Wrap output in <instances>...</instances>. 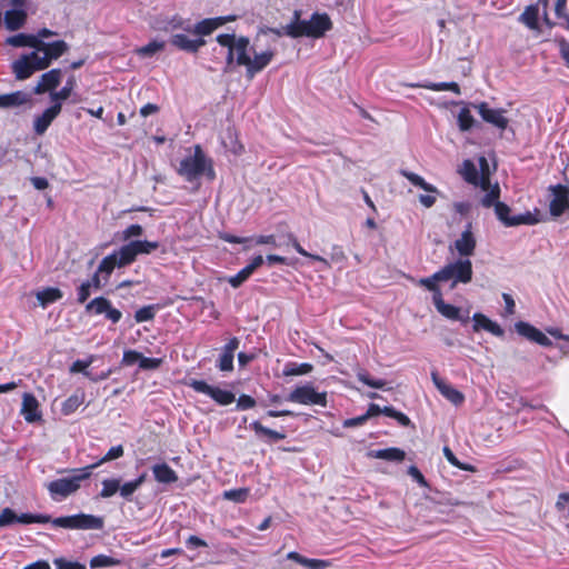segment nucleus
<instances>
[{"mask_svg": "<svg viewBox=\"0 0 569 569\" xmlns=\"http://www.w3.org/2000/svg\"><path fill=\"white\" fill-rule=\"evenodd\" d=\"M217 42L228 49L226 57L227 64L236 62L246 68V77L253 79L254 76L267 68L274 57L271 49L262 52H254L250 40L247 37H237L234 33H222L216 38Z\"/></svg>", "mask_w": 569, "mask_h": 569, "instance_id": "1", "label": "nucleus"}, {"mask_svg": "<svg viewBox=\"0 0 569 569\" xmlns=\"http://www.w3.org/2000/svg\"><path fill=\"white\" fill-rule=\"evenodd\" d=\"M178 173L188 182H193L201 176H206L209 181L216 179L212 159L206 156L199 144L194 146L192 154L180 161Z\"/></svg>", "mask_w": 569, "mask_h": 569, "instance_id": "2", "label": "nucleus"}, {"mask_svg": "<svg viewBox=\"0 0 569 569\" xmlns=\"http://www.w3.org/2000/svg\"><path fill=\"white\" fill-rule=\"evenodd\" d=\"M296 29L290 28L291 38L308 37L313 39L322 38L326 32L332 29V21L327 13L315 12L309 20L300 19V11L296 10Z\"/></svg>", "mask_w": 569, "mask_h": 569, "instance_id": "3", "label": "nucleus"}, {"mask_svg": "<svg viewBox=\"0 0 569 569\" xmlns=\"http://www.w3.org/2000/svg\"><path fill=\"white\" fill-rule=\"evenodd\" d=\"M94 466L73 469V475L71 477L60 478L49 482L47 485V489L50 497L54 501H60L74 493L81 487V482L90 478Z\"/></svg>", "mask_w": 569, "mask_h": 569, "instance_id": "4", "label": "nucleus"}, {"mask_svg": "<svg viewBox=\"0 0 569 569\" xmlns=\"http://www.w3.org/2000/svg\"><path fill=\"white\" fill-rule=\"evenodd\" d=\"M438 278L442 281L451 280V288H455L458 283H469L472 280V263L470 259L459 258L452 262L445 264L438 270Z\"/></svg>", "mask_w": 569, "mask_h": 569, "instance_id": "5", "label": "nucleus"}, {"mask_svg": "<svg viewBox=\"0 0 569 569\" xmlns=\"http://www.w3.org/2000/svg\"><path fill=\"white\" fill-rule=\"evenodd\" d=\"M52 526L71 530H101L104 520L100 516L78 513L54 518Z\"/></svg>", "mask_w": 569, "mask_h": 569, "instance_id": "6", "label": "nucleus"}, {"mask_svg": "<svg viewBox=\"0 0 569 569\" xmlns=\"http://www.w3.org/2000/svg\"><path fill=\"white\" fill-rule=\"evenodd\" d=\"M287 401L303 406L327 407V392L317 391L312 383L307 382L295 387L286 398Z\"/></svg>", "mask_w": 569, "mask_h": 569, "instance_id": "7", "label": "nucleus"}, {"mask_svg": "<svg viewBox=\"0 0 569 569\" xmlns=\"http://www.w3.org/2000/svg\"><path fill=\"white\" fill-rule=\"evenodd\" d=\"M286 237L288 239V242L295 248V250L298 253H300L301 256L307 257L313 261L320 262L321 270L329 269L331 267V263L339 264V267H343V264L347 260V257L340 246H333L331 248L330 260H328L321 256L313 254V253H310L307 250H305L293 233L289 232L286 234Z\"/></svg>", "mask_w": 569, "mask_h": 569, "instance_id": "8", "label": "nucleus"}, {"mask_svg": "<svg viewBox=\"0 0 569 569\" xmlns=\"http://www.w3.org/2000/svg\"><path fill=\"white\" fill-rule=\"evenodd\" d=\"M186 385L196 392L210 397L220 406H228L234 401V395L231 391L210 386L203 380L190 379Z\"/></svg>", "mask_w": 569, "mask_h": 569, "instance_id": "9", "label": "nucleus"}, {"mask_svg": "<svg viewBox=\"0 0 569 569\" xmlns=\"http://www.w3.org/2000/svg\"><path fill=\"white\" fill-rule=\"evenodd\" d=\"M476 247L477 239L472 230V223L468 222L460 237L450 244L449 250L451 252L456 251L460 258L469 259V257L473 256Z\"/></svg>", "mask_w": 569, "mask_h": 569, "instance_id": "10", "label": "nucleus"}, {"mask_svg": "<svg viewBox=\"0 0 569 569\" xmlns=\"http://www.w3.org/2000/svg\"><path fill=\"white\" fill-rule=\"evenodd\" d=\"M475 109H477L481 119L497 128L500 131H505L509 126V119L505 116L503 109H493L487 102H479L472 104Z\"/></svg>", "mask_w": 569, "mask_h": 569, "instance_id": "11", "label": "nucleus"}, {"mask_svg": "<svg viewBox=\"0 0 569 569\" xmlns=\"http://www.w3.org/2000/svg\"><path fill=\"white\" fill-rule=\"evenodd\" d=\"M86 311L96 316L104 315L106 319L112 323H118L122 317V312L114 308L111 301L104 297H97L89 301Z\"/></svg>", "mask_w": 569, "mask_h": 569, "instance_id": "12", "label": "nucleus"}, {"mask_svg": "<svg viewBox=\"0 0 569 569\" xmlns=\"http://www.w3.org/2000/svg\"><path fill=\"white\" fill-rule=\"evenodd\" d=\"M552 199L549 203V212L553 218L562 216L569 210V188L563 184L550 186Z\"/></svg>", "mask_w": 569, "mask_h": 569, "instance_id": "13", "label": "nucleus"}, {"mask_svg": "<svg viewBox=\"0 0 569 569\" xmlns=\"http://www.w3.org/2000/svg\"><path fill=\"white\" fill-rule=\"evenodd\" d=\"M432 302L437 311L445 318L453 321H459L462 325L467 323L470 319V310H461L459 307L445 302L442 295L432 297Z\"/></svg>", "mask_w": 569, "mask_h": 569, "instance_id": "14", "label": "nucleus"}, {"mask_svg": "<svg viewBox=\"0 0 569 569\" xmlns=\"http://www.w3.org/2000/svg\"><path fill=\"white\" fill-rule=\"evenodd\" d=\"M515 329L518 335L526 338L529 341L536 342L542 347L552 346V341L539 329L530 325L529 322L518 321L515 323Z\"/></svg>", "mask_w": 569, "mask_h": 569, "instance_id": "15", "label": "nucleus"}, {"mask_svg": "<svg viewBox=\"0 0 569 569\" xmlns=\"http://www.w3.org/2000/svg\"><path fill=\"white\" fill-rule=\"evenodd\" d=\"M60 112L61 103H53L41 114L37 116L33 120V130L36 134H44L52 121L59 116Z\"/></svg>", "mask_w": 569, "mask_h": 569, "instance_id": "16", "label": "nucleus"}, {"mask_svg": "<svg viewBox=\"0 0 569 569\" xmlns=\"http://www.w3.org/2000/svg\"><path fill=\"white\" fill-rule=\"evenodd\" d=\"M431 379L438 391L451 403L459 406L465 401V396L453 386L441 379L437 372L431 373Z\"/></svg>", "mask_w": 569, "mask_h": 569, "instance_id": "17", "label": "nucleus"}, {"mask_svg": "<svg viewBox=\"0 0 569 569\" xmlns=\"http://www.w3.org/2000/svg\"><path fill=\"white\" fill-rule=\"evenodd\" d=\"M221 27V21L216 18L203 19L191 28L190 23L186 26L182 22L173 24V28H181L187 32H193L197 36L204 37L211 34L216 29Z\"/></svg>", "mask_w": 569, "mask_h": 569, "instance_id": "18", "label": "nucleus"}, {"mask_svg": "<svg viewBox=\"0 0 569 569\" xmlns=\"http://www.w3.org/2000/svg\"><path fill=\"white\" fill-rule=\"evenodd\" d=\"M61 78V69H51L41 76L40 81L33 88V93L42 94L48 91L51 93L60 84Z\"/></svg>", "mask_w": 569, "mask_h": 569, "instance_id": "19", "label": "nucleus"}, {"mask_svg": "<svg viewBox=\"0 0 569 569\" xmlns=\"http://www.w3.org/2000/svg\"><path fill=\"white\" fill-rule=\"evenodd\" d=\"M473 331L486 330L495 337L501 338L505 335V330L495 321L489 319L486 315L476 312L472 316Z\"/></svg>", "mask_w": 569, "mask_h": 569, "instance_id": "20", "label": "nucleus"}, {"mask_svg": "<svg viewBox=\"0 0 569 569\" xmlns=\"http://www.w3.org/2000/svg\"><path fill=\"white\" fill-rule=\"evenodd\" d=\"M170 42L176 48L191 53L197 52L201 47L206 44V41L202 38L190 39L183 33L172 34Z\"/></svg>", "mask_w": 569, "mask_h": 569, "instance_id": "21", "label": "nucleus"}, {"mask_svg": "<svg viewBox=\"0 0 569 569\" xmlns=\"http://www.w3.org/2000/svg\"><path fill=\"white\" fill-rule=\"evenodd\" d=\"M39 403L36 397L31 393H23L21 415L27 422H36L41 419V413L38 410Z\"/></svg>", "mask_w": 569, "mask_h": 569, "instance_id": "22", "label": "nucleus"}, {"mask_svg": "<svg viewBox=\"0 0 569 569\" xmlns=\"http://www.w3.org/2000/svg\"><path fill=\"white\" fill-rule=\"evenodd\" d=\"M31 101V94L24 91H14L0 94V109L18 108Z\"/></svg>", "mask_w": 569, "mask_h": 569, "instance_id": "23", "label": "nucleus"}, {"mask_svg": "<svg viewBox=\"0 0 569 569\" xmlns=\"http://www.w3.org/2000/svg\"><path fill=\"white\" fill-rule=\"evenodd\" d=\"M4 26L10 31H16L22 28L27 21L26 9H11L4 12Z\"/></svg>", "mask_w": 569, "mask_h": 569, "instance_id": "24", "label": "nucleus"}, {"mask_svg": "<svg viewBox=\"0 0 569 569\" xmlns=\"http://www.w3.org/2000/svg\"><path fill=\"white\" fill-rule=\"evenodd\" d=\"M152 473L159 483L169 485L178 480L176 471L166 462L154 465L152 467Z\"/></svg>", "mask_w": 569, "mask_h": 569, "instance_id": "25", "label": "nucleus"}, {"mask_svg": "<svg viewBox=\"0 0 569 569\" xmlns=\"http://www.w3.org/2000/svg\"><path fill=\"white\" fill-rule=\"evenodd\" d=\"M6 43L16 48L30 47L39 49L41 40L34 34L18 33L7 38Z\"/></svg>", "mask_w": 569, "mask_h": 569, "instance_id": "26", "label": "nucleus"}, {"mask_svg": "<svg viewBox=\"0 0 569 569\" xmlns=\"http://www.w3.org/2000/svg\"><path fill=\"white\" fill-rule=\"evenodd\" d=\"M287 559L296 561L297 563L302 565L309 569H325L330 566L328 560L306 558L297 551L288 552Z\"/></svg>", "mask_w": 569, "mask_h": 569, "instance_id": "27", "label": "nucleus"}, {"mask_svg": "<svg viewBox=\"0 0 569 569\" xmlns=\"http://www.w3.org/2000/svg\"><path fill=\"white\" fill-rule=\"evenodd\" d=\"M249 427L251 430L254 431V433L259 438H267V441H269V442H274V441L282 440L286 438L284 432L269 429V428L262 426L259 421H252Z\"/></svg>", "mask_w": 569, "mask_h": 569, "instance_id": "28", "label": "nucleus"}, {"mask_svg": "<svg viewBox=\"0 0 569 569\" xmlns=\"http://www.w3.org/2000/svg\"><path fill=\"white\" fill-rule=\"evenodd\" d=\"M411 88H423L431 91H452L456 94H460V87L457 82H431V81H423L420 83H412L409 84Z\"/></svg>", "mask_w": 569, "mask_h": 569, "instance_id": "29", "label": "nucleus"}, {"mask_svg": "<svg viewBox=\"0 0 569 569\" xmlns=\"http://www.w3.org/2000/svg\"><path fill=\"white\" fill-rule=\"evenodd\" d=\"M12 70L18 80L28 79L36 71L26 54L12 63Z\"/></svg>", "mask_w": 569, "mask_h": 569, "instance_id": "30", "label": "nucleus"}, {"mask_svg": "<svg viewBox=\"0 0 569 569\" xmlns=\"http://www.w3.org/2000/svg\"><path fill=\"white\" fill-rule=\"evenodd\" d=\"M62 291L59 288L48 287L36 293V297L42 308L53 303L62 298Z\"/></svg>", "mask_w": 569, "mask_h": 569, "instance_id": "31", "label": "nucleus"}, {"mask_svg": "<svg viewBox=\"0 0 569 569\" xmlns=\"http://www.w3.org/2000/svg\"><path fill=\"white\" fill-rule=\"evenodd\" d=\"M38 50L46 52L49 60L51 61L61 57L68 50V46L62 40L53 41L51 43H43L41 41L40 48Z\"/></svg>", "mask_w": 569, "mask_h": 569, "instance_id": "32", "label": "nucleus"}, {"mask_svg": "<svg viewBox=\"0 0 569 569\" xmlns=\"http://www.w3.org/2000/svg\"><path fill=\"white\" fill-rule=\"evenodd\" d=\"M76 87V78L73 76L69 77L68 80L66 81V84L59 90V91H52L50 93V100L53 103H61L62 104V101L67 100L73 89Z\"/></svg>", "mask_w": 569, "mask_h": 569, "instance_id": "33", "label": "nucleus"}, {"mask_svg": "<svg viewBox=\"0 0 569 569\" xmlns=\"http://www.w3.org/2000/svg\"><path fill=\"white\" fill-rule=\"evenodd\" d=\"M370 456L387 461H402L405 459V451L399 448H386L373 450L370 452Z\"/></svg>", "mask_w": 569, "mask_h": 569, "instance_id": "34", "label": "nucleus"}, {"mask_svg": "<svg viewBox=\"0 0 569 569\" xmlns=\"http://www.w3.org/2000/svg\"><path fill=\"white\" fill-rule=\"evenodd\" d=\"M400 174L403 176L406 179H408L413 186L419 187L427 192H430V193L438 192V189L435 186H432L431 183H428L421 176H419L415 172L408 171L406 169H401Z\"/></svg>", "mask_w": 569, "mask_h": 569, "instance_id": "35", "label": "nucleus"}, {"mask_svg": "<svg viewBox=\"0 0 569 569\" xmlns=\"http://www.w3.org/2000/svg\"><path fill=\"white\" fill-rule=\"evenodd\" d=\"M113 253H117V262L118 268L128 266L134 261L137 258L136 251L131 244V241L124 246H122L118 251H114Z\"/></svg>", "mask_w": 569, "mask_h": 569, "instance_id": "36", "label": "nucleus"}, {"mask_svg": "<svg viewBox=\"0 0 569 569\" xmlns=\"http://www.w3.org/2000/svg\"><path fill=\"white\" fill-rule=\"evenodd\" d=\"M539 9L537 6H529L519 16V21L531 30L538 29Z\"/></svg>", "mask_w": 569, "mask_h": 569, "instance_id": "37", "label": "nucleus"}, {"mask_svg": "<svg viewBox=\"0 0 569 569\" xmlns=\"http://www.w3.org/2000/svg\"><path fill=\"white\" fill-rule=\"evenodd\" d=\"M117 253H110L108 254L107 257H104L98 268H97V271L102 274V277L109 281L110 279V276L112 274L114 268L118 267V262H117Z\"/></svg>", "mask_w": 569, "mask_h": 569, "instance_id": "38", "label": "nucleus"}, {"mask_svg": "<svg viewBox=\"0 0 569 569\" xmlns=\"http://www.w3.org/2000/svg\"><path fill=\"white\" fill-rule=\"evenodd\" d=\"M459 173L462 176V178L470 184L475 183L477 180H479V171L477 166L473 163V161L467 159L462 162Z\"/></svg>", "mask_w": 569, "mask_h": 569, "instance_id": "39", "label": "nucleus"}, {"mask_svg": "<svg viewBox=\"0 0 569 569\" xmlns=\"http://www.w3.org/2000/svg\"><path fill=\"white\" fill-rule=\"evenodd\" d=\"M83 393H74L67 398L61 405V412L64 416L73 413L83 402Z\"/></svg>", "mask_w": 569, "mask_h": 569, "instance_id": "40", "label": "nucleus"}, {"mask_svg": "<svg viewBox=\"0 0 569 569\" xmlns=\"http://www.w3.org/2000/svg\"><path fill=\"white\" fill-rule=\"evenodd\" d=\"M52 518L49 515L44 513H21L17 515L16 522L22 523V525H30V523H52Z\"/></svg>", "mask_w": 569, "mask_h": 569, "instance_id": "41", "label": "nucleus"}, {"mask_svg": "<svg viewBox=\"0 0 569 569\" xmlns=\"http://www.w3.org/2000/svg\"><path fill=\"white\" fill-rule=\"evenodd\" d=\"M485 191H486V194L481 198L480 204L483 208H491V207L495 208L496 203L500 202L499 201V198H500L499 184L496 182L489 190H485Z\"/></svg>", "mask_w": 569, "mask_h": 569, "instance_id": "42", "label": "nucleus"}, {"mask_svg": "<svg viewBox=\"0 0 569 569\" xmlns=\"http://www.w3.org/2000/svg\"><path fill=\"white\" fill-rule=\"evenodd\" d=\"M164 46H166V42L162 40H152L149 43H147L146 46L136 49V53L142 58L151 57L154 53H157L158 51L163 50Z\"/></svg>", "mask_w": 569, "mask_h": 569, "instance_id": "43", "label": "nucleus"}, {"mask_svg": "<svg viewBox=\"0 0 569 569\" xmlns=\"http://www.w3.org/2000/svg\"><path fill=\"white\" fill-rule=\"evenodd\" d=\"M120 563L121 561L119 559L107 555H97L92 557L90 560V567L92 569L114 567L119 566Z\"/></svg>", "mask_w": 569, "mask_h": 569, "instance_id": "44", "label": "nucleus"}, {"mask_svg": "<svg viewBox=\"0 0 569 569\" xmlns=\"http://www.w3.org/2000/svg\"><path fill=\"white\" fill-rule=\"evenodd\" d=\"M312 365L303 362V363H297V362H289L284 366L283 375L284 376H302L307 375L312 370Z\"/></svg>", "mask_w": 569, "mask_h": 569, "instance_id": "45", "label": "nucleus"}, {"mask_svg": "<svg viewBox=\"0 0 569 569\" xmlns=\"http://www.w3.org/2000/svg\"><path fill=\"white\" fill-rule=\"evenodd\" d=\"M458 127L461 131H469L475 124V118L472 117L468 107L460 109L458 117Z\"/></svg>", "mask_w": 569, "mask_h": 569, "instance_id": "46", "label": "nucleus"}, {"mask_svg": "<svg viewBox=\"0 0 569 569\" xmlns=\"http://www.w3.org/2000/svg\"><path fill=\"white\" fill-rule=\"evenodd\" d=\"M131 244H132L137 256L149 254L159 248L158 241L134 240V241H131Z\"/></svg>", "mask_w": 569, "mask_h": 569, "instance_id": "47", "label": "nucleus"}, {"mask_svg": "<svg viewBox=\"0 0 569 569\" xmlns=\"http://www.w3.org/2000/svg\"><path fill=\"white\" fill-rule=\"evenodd\" d=\"M539 221L540 220L536 216V213L526 211L525 213L512 216V221H510L509 224L512 227H517L520 224L533 226L537 224Z\"/></svg>", "mask_w": 569, "mask_h": 569, "instance_id": "48", "label": "nucleus"}, {"mask_svg": "<svg viewBox=\"0 0 569 569\" xmlns=\"http://www.w3.org/2000/svg\"><path fill=\"white\" fill-rule=\"evenodd\" d=\"M511 209L510 207L505 202H498L495 207V213L497 219L505 226V227H511L509 224L510 221H512V216H510Z\"/></svg>", "mask_w": 569, "mask_h": 569, "instance_id": "49", "label": "nucleus"}, {"mask_svg": "<svg viewBox=\"0 0 569 569\" xmlns=\"http://www.w3.org/2000/svg\"><path fill=\"white\" fill-rule=\"evenodd\" d=\"M93 362V357L90 356L88 359H78L76 360L71 367H70V372L72 373H77V372H81L83 373L86 377H88L89 379L96 381L97 378H93L91 377L90 372L88 371V367Z\"/></svg>", "mask_w": 569, "mask_h": 569, "instance_id": "50", "label": "nucleus"}, {"mask_svg": "<svg viewBox=\"0 0 569 569\" xmlns=\"http://www.w3.org/2000/svg\"><path fill=\"white\" fill-rule=\"evenodd\" d=\"M381 413L387 417L396 419L398 421V423L402 427H408L411 423V420L409 419V417L407 415H405L401 411L396 410L391 406L383 407Z\"/></svg>", "mask_w": 569, "mask_h": 569, "instance_id": "51", "label": "nucleus"}, {"mask_svg": "<svg viewBox=\"0 0 569 569\" xmlns=\"http://www.w3.org/2000/svg\"><path fill=\"white\" fill-rule=\"evenodd\" d=\"M357 379L363 385L375 389H382L386 386L385 380L371 378L369 373L363 369H359L357 371Z\"/></svg>", "mask_w": 569, "mask_h": 569, "instance_id": "52", "label": "nucleus"}, {"mask_svg": "<svg viewBox=\"0 0 569 569\" xmlns=\"http://www.w3.org/2000/svg\"><path fill=\"white\" fill-rule=\"evenodd\" d=\"M26 56L30 60V62H31L32 67L36 69V71L43 70V69L48 68L51 62L49 60L48 56L46 54V52H43V54L41 56L38 51H32L31 53L26 54Z\"/></svg>", "mask_w": 569, "mask_h": 569, "instance_id": "53", "label": "nucleus"}, {"mask_svg": "<svg viewBox=\"0 0 569 569\" xmlns=\"http://www.w3.org/2000/svg\"><path fill=\"white\" fill-rule=\"evenodd\" d=\"M438 277H439V274L437 271L431 277L421 278L419 280V284L425 287L429 291H431L432 297H437V295H442L439 286L437 284V282L442 281V280H441V278H438Z\"/></svg>", "mask_w": 569, "mask_h": 569, "instance_id": "54", "label": "nucleus"}, {"mask_svg": "<svg viewBox=\"0 0 569 569\" xmlns=\"http://www.w3.org/2000/svg\"><path fill=\"white\" fill-rule=\"evenodd\" d=\"M119 480L117 478L104 479L102 481V489L100 491V497L106 499L110 498L119 491Z\"/></svg>", "mask_w": 569, "mask_h": 569, "instance_id": "55", "label": "nucleus"}, {"mask_svg": "<svg viewBox=\"0 0 569 569\" xmlns=\"http://www.w3.org/2000/svg\"><path fill=\"white\" fill-rule=\"evenodd\" d=\"M123 452H124V450L121 445L111 447L108 450V452L99 461H97L96 463H92L91 466H94V469H96L97 467H99L100 465H102L104 462L121 458L123 456Z\"/></svg>", "mask_w": 569, "mask_h": 569, "instance_id": "56", "label": "nucleus"}, {"mask_svg": "<svg viewBox=\"0 0 569 569\" xmlns=\"http://www.w3.org/2000/svg\"><path fill=\"white\" fill-rule=\"evenodd\" d=\"M249 495V489L240 488V489H231L223 492V497L228 500L242 503L246 501Z\"/></svg>", "mask_w": 569, "mask_h": 569, "instance_id": "57", "label": "nucleus"}, {"mask_svg": "<svg viewBox=\"0 0 569 569\" xmlns=\"http://www.w3.org/2000/svg\"><path fill=\"white\" fill-rule=\"evenodd\" d=\"M252 272L247 268H242L236 274L228 278V282L232 288H239L244 281L249 279Z\"/></svg>", "mask_w": 569, "mask_h": 569, "instance_id": "58", "label": "nucleus"}, {"mask_svg": "<svg viewBox=\"0 0 569 569\" xmlns=\"http://www.w3.org/2000/svg\"><path fill=\"white\" fill-rule=\"evenodd\" d=\"M228 136L230 138V144L223 141L224 147L236 156H239L243 152V146L237 140L234 132L231 128L228 129Z\"/></svg>", "mask_w": 569, "mask_h": 569, "instance_id": "59", "label": "nucleus"}, {"mask_svg": "<svg viewBox=\"0 0 569 569\" xmlns=\"http://www.w3.org/2000/svg\"><path fill=\"white\" fill-rule=\"evenodd\" d=\"M154 318V307L153 306H144L138 309L134 313V319L138 323L150 321Z\"/></svg>", "mask_w": 569, "mask_h": 569, "instance_id": "60", "label": "nucleus"}, {"mask_svg": "<svg viewBox=\"0 0 569 569\" xmlns=\"http://www.w3.org/2000/svg\"><path fill=\"white\" fill-rule=\"evenodd\" d=\"M53 565L57 569H86V565L79 561H71L66 558H56Z\"/></svg>", "mask_w": 569, "mask_h": 569, "instance_id": "61", "label": "nucleus"}, {"mask_svg": "<svg viewBox=\"0 0 569 569\" xmlns=\"http://www.w3.org/2000/svg\"><path fill=\"white\" fill-rule=\"evenodd\" d=\"M233 355L222 351L217 361L218 369L220 371H231L233 369Z\"/></svg>", "mask_w": 569, "mask_h": 569, "instance_id": "62", "label": "nucleus"}, {"mask_svg": "<svg viewBox=\"0 0 569 569\" xmlns=\"http://www.w3.org/2000/svg\"><path fill=\"white\" fill-rule=\"evenodd\" d=\"M162 363L160 358H148L141 355L139 368L142 370H154L158 369Z\"/></svg>", "mask_w": 569, "mask_h": 569, "instance_id": "63", "label": "nucleus"}, {"mask_svg": "<svg viewBox=\"0 0 569 569\" xmlns=\"http://www.w3.org/2000/svg\"><path fill=\"white\" fill-rule=\"evenodd\" d=\"M139 488L136 486V483L131 481H127L123 485L119 483V492L120 496L126 500H131L132 495L138 490Z\"/></svg>", "mask_w": 569, "mask_h": 569, "instance_id": "64", "label": "nucleus"}]
</instances>
